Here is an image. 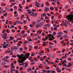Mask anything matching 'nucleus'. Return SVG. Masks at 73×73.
Returning a JSON list of instances; mask_svg holds the SVG:
<instances>
[{
    "label": "nucleus",
    "mask_w": 73,
    "mask_h": 73,
    "mask_svg": "<svg viewBox=\"0 0 73 73\" xmlns=\"http://www.w3.org/2000/svg\"><path fill=\"white\" fill-rule=\"evenodd\" d=\"M50 24H47V27H50Z\"/></svg>",
    "instance_id": "de8ad7c7"
},
{
    "label": "nucleus",
    "mask_w": 73,
    "mask_h": 73,
    "mask_svg": "<svg viewBox=\"0 0 73 73\" xmlns=\"http://www.w3.org/2000/svg\"><path fill=\"white\" fill-rule=\"evenodd\" d=\"M4 67V68H9V66H10L9 65V66H7V65H4L3 66Z\"/></svg>",
    "instance_id": "9b49d317"
},
{
    "label": "nucleus",
    "mask_w": 73,
    "mask_h": 73,
    "mask_svg": "<svg viewBox=\"0 0 73 73\" xmlns=\"http://www.w3.org/2000/svg\"><path fill=\"white\" fill-rule=\"evenodd\" d=\"M24 43L26 44H27V43H28V41H25L24 42Z\"/></svg>",
    "instance_id": "79ce46f5"
},
{
    "label": "nucleus",
    "mask_w": 73,
    "mask_h": 73,
    "mask_svg": "<svg viewBox=\"0 0 73 73\" xmlns=\"http://www.w3.org/2000/svg\"><path fill=\"white\" fill-rule=\"evenodd\" d=\"M27 67H28V65L27 63H25V68H27Z\"/></svg>",
    "instance_id": "7c9ffc66"
},
{
    "label": "nucleus",
    "mask_w": 73,
    "mask_h": 73,
    "mask_svg": "<svg viewBox=\"0 0 73 73\" xmlns=\"http://www.w3.org/2000/svg\"><path fill=\"white\" fill-rule=\"evenodd\" d=\"M62 34V33L61 32L58 33V34L59 35H61Z\"/></svg>",
    "instance_id": "37998d69"
},
{
    "label": "nucleus",
    "mask_w": 73,
    "mask_h": 73,
    "mask_svg": "<svg viewBox=\"0 0 73 73\" xmlns=\"http://www.w3.org/2000/svg\"><path fill=\"white\" fill-rule=\"evenodd\" d=\"M63 32L64 33H66L67 34L68 33V32L67 31H65V30H64L63 31Z\"/></svg>",
    "instance_id": "8fccbe9b"
},
{
    "label": "nucleus",
    "mask_w": 73,
    "mask_h": 73,
    "mask_svg": "<svg viewBox=\"0 0 73 73\" xmlns=\"http://www.w3.org/2000/svg\"><path fill=\"white\" fill-rule=\"evenodd\" d=\"M63 37H64V38H66L68 37V35H67L66 34H65L63 36Z\"/></svg>",
    "instance_id": "dca6fc26"
},
{
    "label": "nucleus",
    "mask_w": 73,
    "mask_h": 73,
    "mask_svg": "<svg viewBox=\"0 0 73 73\" xmlns=\"http://www.w3.org/2000/svg\"><path fill=\"white\" fill-rule=\"evenodd\" d=\"M38 31L40 33H41V32H42V30H38Z\"/></svg>",
    "instance_id": "a19ab883"
},
{
    "label": "nucleus",
    "mask_w": 73,
    "mask_h": 73,
    "mask_svg": "<svg viewBox=\"0 0 73 73\" xmlns=\"http://www.w3.org/2000/svg\"><path fill=\"white\" fill-rule=\"evenodd\" d=\"M23 35L24 36H25V37H26V36H28V34H24Z\"/></svg>",
    "instance_id": "09e8293b"
},
{
    "label": "nucleus",
    "mask_w": 73,
    "mask_h": 73,
    "mask_svg": "<svg viewBox=\"0 0 73 73\" xmlns=\"http://www.w3.org/2000/svg\"><path fill=\"white\" fill-rule=\"evenodd\" d=\"M3 40H6L8 37L6 36H4L3 37Z\"/></svg>",
    "instance_id": "f3484780"
},
{
    "label": "nucleus",
    "mask_w": 73,
    "mask_h": 73,
    "mask_svg": "<svg viewBox=\"0 0 73 73\" xmlns=\"http://www.w3.org/2000/svg\"><path fill=\"white\" fill-rule=\"evenodd\" d=\"M51 73H56V71H52L51 72Z\"/></svg>",
    "instance_id": "f704fd0d"
},
{
    "label": "nucleus",
    "mask_w": 73,
    "mask_h": 73,
    "mask_svg": "<svg viewBox=\"0 0 73 73\" xmlns=\"http://www.w3.org/2000/svg\"><path fill=\"white\" fill-rule=\"evenodd\" d=\"M16 22L17 24H20V21H16Z\"/></svg>",
    "instance_id": "473e14b6"
},
{
    "label": "nucleus",
    "mask_w": 73,
    "mask_h": 73,
    "mask_svg": "<svg viewBox=\"0 0 73 73\" xmlns=\"http://www.w3.org/2000/svg\"><path fill=\"white\" fill-rule=\"evenodd\" d=\"M41 21V18H38L37 19V21L38 22H40Z\"/></svg>",
    "instance_id": "2eb2a0df"
},
{
    "label": "nucleus",
    "mask_w": 73,
    "mask_h": 73,
    "mask_svg": "<svg viewBox=\"0 0 73 73\" xmlns=\"http://www.w3.org/2000/svg\"><path fill=\"white\" fill-rule=\"evenodd\" d=\"M66 60H65L64 62H63V61H62V64H64L65 63H66Z\"/></svg>",
    "instance_id": "aec40b11"
},
{
    "label": "nucleus",
    "mask_w": 73,
    "mask_h": 73,
    "mask_svg": "<svg viewBox=\"0 0 73 73\" xmlns=\"http://www.w3.org/2000/svg\"><path fill=\"white\" fill-rule=\"evenodd\" d=\"M46 5H47L48 6V5H50V4H49V3H48V2H46Z\"/></svg>",
    "instance_id": "49530a36"
},
{
    "label": "nucleus",
    "mask_w": 73,
    "mask_h": 73,
    "mask_svg": "<svg viewBox=\"0 0 73 73\" xmlns=\"http://www.w3.org/2000/svg\"><path fill=\"white\" fill-rule=\"evenodd\" d=\"M30 27L31 28H32V27H33V25L32 24L30 25Z\"/></svg>",
    "instance_id": "864d4df0"
},
{
    "label": "nucleus",
    "mask_w": 73,
    "mask_h": 73,
    "mask_svg": "<svg viewBox=\"0 0 73 73\" xmlns=\"http://www.w3.org/2000/svg\"><path fill=\"white\" fill-rule=\"evenodd\" d=\"M11 27L12 28H15V26H13V25H11Z\"/></svg>",
    "instance_id": "13d9d810"
},
{
    "label": "nucleus",
    "mask_w": 73,
    "mask_h": 73,
    "mask_svg": "<svg viewBox=\"0 0 73 73\" xmlns=\"http://www.w3.org/2000/svg\"><path fill=\"white\" fill-rule=\"evenodd\" d=\"M53 34L54 35H56V34H57V33H56V32H53Z\"/></svg>",
    "instance_id": "c9c22d12"
},
{
    "label": "nucleus",
    "mask_w": 73,
    "mask_h": 73,
    "mask_svg": "<svg viewBox=\"0 0 73 73\" xmlns=\"http://www.w3.org/2000/svg\"><path fill=\"white\" fill-rule=\"evenodd\" d=\"M56 70L57 72H58V73H60V72H61V70H60V68H57Z\"/></svg>",
    "instance_id": "423d86ee"
},
{
    "label": "nucleus",
    "mask_w": 73,
    "mask_h": 73,
    "mask_svg": "<svg viewBox=\"0 0 73 73\" xmlns=\"http://www.w3.org/2000/svg\"><path fill=\"white\" fill-rule=\"evenodd\" d=\"M43 16H44V17H45V16H46V14L45 13H44L43 14Z\"/></svg>",
    "instance_id": "e433bc0d"
},
{
    "label": "nucleus",
    "mask_w": 73,
    "mask_h": 73,
    "mask_svg": "<svg viewBox=\"0 0 73 73\" xmlns=\"http://www.w3.org/2000/svg\"><path fill=\"white\" fill-rule=\"evenodd\" d=\"M31 31H33V32H36V31H35V30H31Z\"/></svg>",
    "instance_id": "bf43d9fd"
},
{
    "label": "nucleus",
    "mask_w": 73,
    "mask_h": 73,
    "mask_svg": "<svg viewBox=\"0 0 73 73\" xmlns=\"http://www.w3.org/2000/svg\"><path fill=\"white\" fill-rule=\"evenodd\" d=\"M68 61H71L72 60V59L71 58H68Z\"/></svg>",
    "instance_id": "72a5a7b5"
},
{
    "label": "nucleus",
    "mask_w": 73,
    "mask_h": 73,
    "mask_svg": "<svg viewBox=\"0 0 73 73\" xmlns=\"http://www.w3.org/2000/svg\"><path fill=\"white\" fill-rule=\"evenodd\" d=\"M67 55H68V56L69 54H68V53H66V54H65V57H64L65 58H67Z\"/></svg>",
    "instance_id": "412c9836"
},
{
    "label": "nucleus",
    "mask_w": 73,
    "mask_h": 73,
    "mask_svg": "<svg viewBox=\"0 0 73 73\" xmlns=\"http://www.w3.org/2000/svg\"><path fill=\"white\" fill-rule=\"evenodd\" d=\"M12 52V51L11 50L10 51H9L8 50H6L5 51V53H11V52Z\"/></svg>",
    "instance_id": "9d476101"
},
{
    "label": "nucleus",
    "mask_w": 73,
    "mask_h": 73,
    "mask_svg": "<svg viewBox=\"0 0 73 73\" xmlns=\"http://www.w3.org/2000/svg\"><path fill=\"white\" fill-rule=\"evenodd\" d=\"M40 61H44V60L43 58V57H41L40 58Z\"/></svg>",
    "instance_id": "a211bd4d"
},
{
    "label": "nucleus",
    "mask_w": 73,
    "mask_h": 73,
    "mask_svg": "<svg viewBox=\"0 0 73 73\" xmlns=\"http://www.w3.org/2000/svg\"><path fill=\"white\" fill-rule=\"evenodd\" d=\"M63 66H65L66 67H67V65H66L65 64H64V65H63Z\"/></svg>",
    "instance_id": "a18cd8bd"
},
{
    "label": "nucleus",
    "mask_w": 73,
    "mask_h": 73,
    "mask_svg": "<svg viewBox=\"0 0 73 73\" xmlns=\"http://www.w3.org/2000/svg\"><path fill=\"white\" fill-rule=\"evenodd\" d=\"M17 57H19V59H18L17 61H18V64H21V63H22V62L21 61V60H21V55H20L19 54H17Z\"/></svg>",
    "instance_id": "20e7f679"
},
{
    "label": "nucleus",
    "mask_w": 73,
    "mask_h": 73,
    "mask_svg": "<svg viewBox=\"0 0 73 73\" xmlns=\"http://www.w3.org/2000/svg\"><path fill=\"white\" fill-rule=\"evenodd\" d=\"M47 16H49V17H50V16H51V14H49V13H47Z\"/></svg>",
    "instance_id": "a878e982"
},
{
    "label": "nucleus",
    "mask_w": 73,
    "mask_h": 73,
    "mask_svg": "<svg viewBox=\"0 0 73 73\" xmlns=\"http://www.w3.org/2000/svg\"><path fill=\"white\" fill-rule=\"evenodd\" d=\"M72 66V64H71L70 62H69L68 63V67H70Z\"/></svg>",
    "instance_id": "f8f14e48"
},
{
    "label": "nucleus",
    "mask_w": 73,
    "mask_h": 73,
    "mask_svg": "<svg viewBox=\"0 0 73 73\" xmlns=\"http://www.w3.org/2000/svg\"><path fill=\"white\" fill-rule=\"evenodd\" d=\"M32 11H33V12H35V11H36V9H33L32 10Z\"/></svg>",
    "instance_id": "e2e57ef3"
},
{
    "label": "nucleus",
    "mask_w": 73,
    "mask_h": 73,
    "mask_svg": "<svg viewBox=\"0 0 73 73\" xmlns=\"http://www.w3.org/2000/svg\"><path fill=\"white\" fill-rule=\"evenodd\" d=\"M27 71L28 72H29L31 71H32V68H30L27 69Z\"/></svg>",
    "instance_id": "1a4fd4ad"
},
{
    "label": "nucleus",
    "mask_w": 73,
    "mask_h": 73,
    "mask_svg": "<svg viewBox=\"0 0 73 73\" xmlns=\"http://www.w3.org/2000/svg\"><path fill=\"white\" fill-rule=\"evenodd\" d=\"M6 64V62L3 61L1 63V65H4Z\"/></svg>",
    "instance_id": "6e6552de"
},
{
    "label": "nucleus",
    "mask_w": 73,
    "mask_h": 73,
    "mask_svg": "<svg viewBox=\"0 0 73 73\" xmlns=\"http://www.w3.org/2000/svg\"><path fill=\"white\" fill-rule=\"evenodd\" d=\"M50 9L51 11H52V9H53V10L54 9V8L53 7H50Z\"/></svg>",
    "instance_id": "5701e85b"
},
{
    "label": "nucleus",
    "mask_w": 73,
    "mask_h": 73,
    "mask_svg": "<svg viewBox=\"0 0 73 73\" xmlns=\"http://www.w3.org/2000/svg\"><path fill=\"white\" fill-rule=\"evenodd\" d=\"M13 46V47H14L13 48V49H15L16 50H17V46Z\"/></svg>",
    "instance_id": "4468645a"
},
{
    "label": "nucleus",
    "mask_w": 73,
    "mask_h": 73,
    "mask_svg": "<svg viewBox=\"0 0 73 73\" xmlns=\"http://www.w3.org/2000/svg\"><path fill=\"white\" fill-rule=\"evenodd\" d=\"M54 18V16H52L51 17V19H53Z\"/></svg>",
    "instance_id": "4d7b16f0"
},
{
    "label": "nucleus",
    "mask_w": 73,
    "mask_h": 73,
    "mask_svg": "<svg viewBox=\"0 0 73 73\" xmlns=\"http://www.w3.org/2000/svg\"><path fill=\"white\" fill-rule=\"evenodd\" d=\"M35 36H40V35L39 34H35Z\"/></svg>",
    "instance_id": "393cba45"
},
{
    "label": "nucleus",
    "mask_w": 73,
    "mask_h": 73,
    "mask_svg": "<svg viewBox=\"0 0 73 73\" xmlns=\"http://www.w3.org/2000/svg\"><path fill=\"white\" fill-rule=\"evenodd\" d=\"M36 5H40V4L38 3L37 1H36Z\"/></svg>",
    "instance_id": "4be33fe9"
},
{
    "label": "nucleus",
    "mask_w": 73,
    "mask_h": 73,
    "mask_svg": "<svg viewBox=\"0 0 73 73\" xmlns=\"http://www.w3.org/2000/svg\"><path fill=\"white\" fill-rule=\"evenodd\" d=\"M11 69H14V68H15V66H14V64L13 63H11Z\"/></svg>",
    "instance_id": "39448f33"
},
{
    "label": "nucleus",
    "mask_w": 73,
    "mask_h": 73,
    "mask_svg": "<svg viewBox=\"0 0 73 73\" xmlns=\"http://www.w3.org/2000/svg\"><path fill=\"white\" fill-rule=\"evenodd\" d=\"M23 23L24 24H26V23H27V22L25 21V20H24V21H23Z\"/></svg>",
    "instance_id": "5fc2aeb1"
},
{
    "label": "nucleus",
    "mask_w": 73,
    "mask_h": 73,
    "mask_svg": "<svg viewBox=\"0 0 73 73\" xmlns=\"http://www.w3.org/2000/svg\"><path fill=\"white\" fill-rule=\"evenodd\" d=\"M64 51H65V49H63V50L62 51V53H64Z\"/></svg>",
    "instance_id": "69168bd1"
},
{
    "label": "nucleus",
    "mask_w": 73,
    "mask_h": 73,
    "mask_svg": "<svg viewBox=\"0 0 73 73\" xmlns=\"http://www.w3.org/2000/svg\"><path fill=\"white\" fill-rule=\"evenodd\" d=\"M49 19V17H48V16H46L45 17V19Z\"/></svg>",
    "instance_id": "c756f323"
},
{
    "label": "nucleus",
    "mask_w": 73,
    "mask_h": 73,
    "mask_svg": "<svg viewBox=\"0 0 73 73\" xmlns=\"http://www.w3.org/2000/svg\"><path fill=\"white\" fill-rule=\"evenodd\" d=\"M49 8H48L46 7H45V9H44V11L45 12H47V11H49Z\"/></svg>",
    "instance_id": "0eeeda50"
},
{
    "label": "nucleus",
    "mask_w": 73,
    "mask_h": 73,
    "mask_svg": "<svg viewBox=\"0 0 73 73\" xmlns=\"http://www.w3.org/2000/svg\"><path fill=\"white\" fill-rule=\"evenodd\" d=\"M15 70V69H11L10 70V72L11 73H13V72H14Z\"/></svg>",
    "instance_id": "ddd939ff"
},
{
    "label": "nucleus",
    "mask_w": 73,
    "mask_h": 73,
    "mask_svg": "<svg viewBox=\"0 0 73 73\" xmlns=\"http://www.w3.org/2000/svg\"><path fill=\"white\" fill-rule=\"evenodd\" d=\"M47 73H50V71L49 70H48L47 71Z\"/></svg>",
    "instance_id": "0e129e2a"
},
{
    "label": "nucleus",
    "mask_w": 73,
    "mask_h": 73,
    "mask_svg": "<svg viewBox=\"0 0 73 73\" xmlns=\"http://www.w3.org/2000/svg\"><path fill=\"white\" fill-rule=\"evenodd\" d=\"M18 11H19V12H23V11L21 9V8L18 9Z\"/></svg>",
    "instance_id": "6ab92c4d"
},
{
    "label": "nucleus",
    "mask_w": 73,
    "mask_h": 73,
    "mask_svg": "<svg viewBox=\"0 0 73 73\" xmlns=\"http://www.w3.org/2000/svg\"><path fill=\"white\" fill-rule=\"evenodd\" d=\"M66 17L67 19H68V20H70V21H72V20L73 21V15H71L70 16L69 15H66Z\"/></svg>",
    "instance_id": "7ed1b4c3"
},
{
    "label": "nucleus",
    "mask_w": 73,
    "mask_h": 73,
    "mask_svg": "<svg viewBox=\"0 0 73 73\" xmlns=\"http://www.w3.org/2000/svg\"><path fill=\"white\" fill-rule=\"evenodd\" d=\"M13 37H12V36H10V40H13Z\"/></svg>",
    "instance_id": "cd10ccee"
},
{
    "label": "nucleus",
    "mask_w": 73,
    "mask_h": 73,
    "mask_svg": "<svg viewBox=\"0 0 73 73\" xmlns=\"http://www.w3.org/2000/svg\"><path fill=\"white\" fill-rule=\"evenodd\" d=\"M29 8V7L26 6V9H28Z\"/></svg>",
    "instance_id": "774afa93"
},
{
    "label": "nucleus",
    "mask_w": 73,
    "mask_h": 73,
    "mask_svg": "<svg viewBox=\"0 0 73 73\" xmlns=\"http://www.w3.org/2000/svg\"><path fill=\"white\" fill-rule=\"evenodd\" d=\"M47 36L48 38H49V40L50 41H52V40H53L54 39H55L53 35H52V34H49L48 35V34Z\"/></svg>",
    "instance_id": "f03ea898"
},
{
    "label": "nucleus",
    "mask_w": 73,
    "mask_h": 73,
    "mask_svg": "<svg viewBox=\"0 0 73 73\" xmlns=\"http://www.w3.org/2000/svg\"><path fill=\"white\" fill-rule=\"evenodd\" d=\"M40 5H36V7H38V8H39L40 7Z\"/></svg>",
    "instance_id": "4c0bfd02"
},
{
    "label": "nucleus",
    "mask_w": 73,
    "mask_h": 73,
    "mask_svg": "<svg viewBox=\"0 0 73 73\" xmlns=\"http://www.w3.org/2000/svg\"><path fill=\"white\" fill-rule=\"evenodd\" d=\"M6 46H7V48H9V44H7L6 45Z\"/></svg>",
    "instance_id": "338daca9"
},
{
    "label": "nucleus",
    "mask_w": 73,
    "mask_h": 73,
    "mask_svg": "<svg viewBox=\"0 0 73 73\" xmlns=\"http://www.w3.org/2000/svg\"><path fill=\"white\" fill-rule=\"evenodd\" d=\"M49 48H53V46L49 45Z\"/></svg>",
    "instance_id": "6e6d98bb"
},
{
    "label": "nucleus",
    "mask_w": 73,
    "mask_h": 73,
    "mask_svg": "<svg viewBox=\"0 0 73 73\" xmlns=\"http://www.w3.org/2000/svg\"><path fill=\"white\" fill-rule=\"evenodd\" d=\"M44 4L43 3H42V4L40 5V7H44Z\"/></svg>",
    "instance_id": "ea45409f"
},
{
    "label": "nucleus",
    "mask_w": 73,
    "mask_h": 73,
    "mask_svg": "<svg viewBox=\"0 0 73 73\" xmlns=\"http://www.w3.org/2000/svg\"><path fill=\"white\" fill-rule=\"evenodd\" d=\"M19 44H22L23 43V42H22V41H19Z\"/></svg>",
    "instance_id": "3c124183"
},
{
    "label": "nucleus",
    "mask_w": 73,
    "mask_h": 73,
    "mask_svg": "<svg viewBox=\"0 0 73 73\" xmlns=\"http://www.w3.org/2000/svg\"><path fill=\"white\" fill-rule=\"evenodd\" d=\"M30 55V54L28 53H27V54L25 55L23 54H21V61L22 62V63L21 64H19V66H21V65H24L25 63H23L24 61H25V60H26L27 58H28V57H29Z\"/></svg>",
    "instance_id": "f257e3e1"
},
{
    "label": "nucleus",
    "mask_w": 73,
    "mask_h": 73,
    "mask_svg": "<svg viewBox=\"0 0 73 73\" xmlns=\"http://www.w3.org/2000/svg\"><path fill=\"white\" fill-rule=\"evenodd\" d=\"M23 50V48H19V50H20V51H22Z\"/></svg>",
    "instance_id": "58836bf2"
},
{
    "label": "nucleus",
    "mask_w": 73,
    "mask_h": 73,
    "mask_svg": "<svg viewBox=\"0 0 73 73\" xmlns=\"http://www.w3.org/2000/svg\"><path fill=\"white\" fill-rule=\"evenodd\" d=\"M37 24L36 25V28H38V27H39V26L38 25V23L37 22Z\"/></svg>",
    "instance_id": "2f4dec72"
},
{
    "label": "nucleus",
    "mask_w": 73,
    "mask_h": 73,
    "mask_svg": "<svg viewBox=\"0 0 73 73\" xmlns=\"http://www.w3.org/2000/svg\"><path fill=\"white\" fill-rule=\"evenodd\" d=\"M40 24L42 25H43L44 24V22H41Z\"/></svg>",
    "instance_id": "c03bdc74"
},
{
    "label": "nucleus",
    "mask_w": 73,
    "mask_h": 73,
    "mask_svg": "<svg viewBox=\"0 0 73 73\" xmlns=\"http://www.w3.org/2000/svg\"><path fill=\"white\" fill-rule=\"evenodd\" d=\"M66 70H67V71H68V70H70V68H66Z\"/></svg>",
    "instance_id": "603ef678"
},
{
    "label": "nucleus",
    "mask_w": 73,
    "mask_h": 73,
    "mask_svg": "<svg viewBox=\"0 0 73 73\" xmlns=\"http://www.w3.org/2000/svg\"><path fill=\"white\" fill-rule=\"evenodd\" d=\"M3 35H4V36H7V34L5 33H4V34H3Z\"/></svg>",
    "instance_id": "bb28decb"
},
{
    "label": "nucleus",
    "mask_w": 73,
    "mask_h": 73,
    "mask_svg": "<svg viewBox=\"0 0 73 73\" xmlns=\"http://www.w3.org/2000/svg\"><path fill=\"white\" fill-rule=\"evenodd\" d=\"M64 26H65V27H68V26H67V25H66V23H64Z\"/></svg>",
    "instance_id": "680f3d73"
},
{
    "label": "nucleus",
    "mask_w": 73,
    "mask_h": 73,
    "mask_svg": "<svg viewBox=\"0 0 73 73\" xmlns=\"http://www.w3.org/2000/svg\"><path fill=\"white\" fill-rule=\"evenodd\" d=\"M37 13H36L35 14H33V17H36L37 16Z\"/></svg>",
    "instance_id": "b1692460"
},
{
    "label": "nucleus",
    "mask_w": 73,
    "mask_h": 73,
    "mask_svg": "<svg viewBox=\"0 0 73 73\" xmlns=\"http://www.w3.org/2000/svg\"><path fill=\"white\" fill-rule=\"evenodd\" d=\"M61 36H61V35H60V36L57 35V37L58 38H59V37H61Z\"/></svg>",
    "instance_id": "052dcab7"
},
{
    "label": "nucleus",
    "mask_w": 73,
    "mask_h": 73,
    "mask_svg": "<svg viewBox=\"0 0 73 73\" xmlns=\"http://www.w3.org/2000/svg\"><path fill=\"white\" fill-rule=\"evenodd\" d=\"M5 61L6 62H9V60H8L7 59H6Z\"/></svg>",
    "instance_id": "c85d7f7f"
}]
</instances>
